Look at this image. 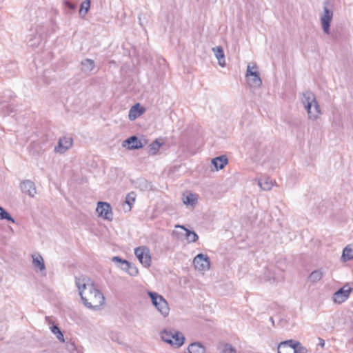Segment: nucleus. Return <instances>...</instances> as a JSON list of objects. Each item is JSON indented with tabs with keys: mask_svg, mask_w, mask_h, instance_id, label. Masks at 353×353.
<instances>
[{
	"mask_svg": "<svg viewBox=\"0 0 353 353\" xmlns=\"http://www.w3.org/2000/svg\"><path fill=\"white\" fill-rule=\"evenodd\" d=\"M75 283L83 303L86 307L97 310L104 304L103 294L88 277H76Z\"/></svg>",
	"mask_w": 353,
	"mask_h": 353,
	"instance_id": "obj_1",
	"label": "nucleus"
},
{
	"mask_svg": "<svg viewBox=\"0 0 353 353\" xmlns=\"http://www.w3.org/2000/svg\"><path fill=\"white\" fill-rule=\"evenodd\" d=\"M301 102L307 110L308 117L312 120L316 119L321 110L314 94L310 90L305 91L303 93Z\"/></svg>",
	"mask_w": 353,
	"mask_h": 353,
	"instance_id": "obj_2",
	"label": "nucleus"
},
{
	"mask_svg": "<svg viewBox=\"0 0 353 353\" xmlns=\"http://www.w3.org/2000/svg\"><path fill=\"white\" fill-rule=\"evenodd\" d=\"M148 295L150 298L152 305L163 315L166 317L169 314L170 307L167 301L163 296L155 292L148 291Z\"/></svg>",
	"mask_w": 353,
	"mask_h": 353,
	"instance_id": "obj_3",
	"label": "nucleus"
},
{
	"mask_svg": "<svg viewBox=\"0 0 353 353\" xmlns=\"http://www.w3.org/2000/svg\"><path fill=\"white\" fill-rule=\"evenodd\" d=\"M161 339L168 344L174 345L177 347L183 345L185 338L183 335L176 330H163L161 332Z\"/></svg>",
	"mask_w": 353,
	"mask_h": 353,
	"instance_id": "obj_4",
	"label": "nucleus"
},
{
	"mask_svg": "<svg viewBox=\"0 0 353 353\" xmlns=\"http://www.w3.org/2000/svg\"><path fill=\"white\" fill-rule=\"evenodd\" d=\"M256 69V65L254 63H249L247 67L245 77L248 85L254 88H259L262 85V80L258 70L253 71L252 69Z\"/></svg>",
	"mask_w": 353,
	"mask_h": 353,
	"instance_id": "obj_5",
	"label": "nucleus"
},
{
	"mask_svg": "<svg viewBox=\"0 0 353 353\" xmlns=\"http://www.w3.org/2000/svg\"><path fill=\"white\" fill-rule=\"evenodd\" d=\"M323 14L321 16V23L324 33L328 34L330 30V24L333 18V11L327 8L328 1L324 2Z\"/></svg>",
	"mask_w": 353,
	"mask_h": 353,
	"instance_id": "obj_6",
	"label": "nucleus"
},
{
	"mask_svg": "<svg viewBox=\"0 0 353 353\" xmlns=\"http://www.w3.org/2000/svg\"><path fill=\"white\" fill-rule=\"evenodd\" d=\"M134 254L139 262L145 267L151 265V256L150 250L146 246L138 247L134 250Z\"/></svg>",
	"mask_w": 353,
	"mask_h": 353,
	"instance_id": "obj_7",
	"label": "nucleus"
},
{
	"mask_svg": "<svg viewBox=\"0 0 353 353\" xmlns=\"http://www.w3.org/2000/svg\"><path fill=\"white\" fill-rule=\"evenodd\" d=\"M99 216L103 217L104 219L111 221L112 220L113 213L110 203L107 202L99 201L96 209Z\"/></svg>",
	"mask_w": 353,
	"mask_h": 353,
	"instance_id": "obj_8",
	"label": "nucleus"
},
{
	"mask_svg": "<svg viewBox=\"0 0 353 353\" xmlns=\"http://www.w3.org/2000/svg\"><path fill=\"white\" fill-rule=\"evenodd\" d=\"M352 288L347 284L343 285L342 288L335 292L332 296V300L334 303H342L345 301L352 292Z\"/></svg>",
	"mask_w": 353,
	"mask_h": 353,
	"instance_id": "obj_9",
	"label": "nucleus"
},
{
	"mask_svg": "<svg viewBox=\"0 0 353 353\" xmlns=\"http://www.w3.org/2000/svg\"><path fill=\"white\" fill-rule=\"evenodd\" d=\"M73 144L71 137L63 136L59 139L57 145L54 148V152L59 154L65 153Z\"/></svg>",
	"mask_w": 353,
	"mask_h": 353,
	"instance_id": "obj_10",
	"label": "nucleus"
},
{
	"mask_svg": "<svg viewBox=\"0 0 353 353\" xmlns=\"http://www.w3.org/2000/svg\"><path fill=\"white\" fill-rule=\"evenodd\" d=\"M194 265L199 270H208L210 267L209 257L203 254H198L194 259Z\"/></svg>",
	"mask_w": 353,
	"mask_h": 353,
	"instance_id": "obj_11",
	"label": "nucleus"
},
{
	"mask_svg": "<svg viewBox=\"0 0 353 353\" xmlns=\"http://www.w3.org/2000/svg\"><path fill=\"white\" fill-rule=\"evenodd\" d=\"M20 188L23 193L28 194L30 197H34L37 194L35 184L31 180H24L20 184Z\"/></svg>",
	"mask_w": 353,
	"mask_h": 353,
	"instance_id": "obj_12",
	"label": "nucleus"
},
{
	"mask_svg": "<svg viewBox=\"0 0 353 353\" xmlns=\"http://www.w3.org/2000/svg\"><path fill=\"white\" fill-rule=\"evenodd\" d=\"M123 146L129 150H136L143 148L141 141L136 136H132L123 142Z\"/></svg>",
	"mask_w": 353,
	"mask_h": 353,
	"instance_id": "obj_13",
	"label": "nucleus"
},
{
	"mask_svg": "<svg viewBox=\"0 0 353 353\" xmlns=\"http://www.w3.org/2000/svg\"><path fill=\"white\" fill-rule=\"evenodd\" d=\"M145 111V109L142 107L140 103H136L132 106L129 111L128 117L130 121H134Z\"/></svg>",
	"mask_w": 353,
	"mask_h": 353,
	"instance_id": "obj_14",
	"label": "nucleus"
},
{
	"mask_svg": "<svg viewBox=\"0 0 353 353\" xmlns=\"http://www.w3.org/2000/svg\"><path fill=\"white\" fill-rule=\"evenodd\" d=\"M176 228L184 230V237L189 243L196 242L199 239L197 234L194 231L186 228L184 225H176Z\"/></svg>",
	"mask_w": 353,
	"mask_h": 353,
	"instance_id": "obj_15",
	"label": "nucleus"
},
{
	"mask_svg": "<svg viewBox=\"0 0 353 353\" xmlns=\"http://www.w3.org/2000/svg\"><path fill=\"white\" fill-rule=\"evenodd\" d=\"M212 164L216 170H222L228 163V159L226 155H221L212 159Z\"/></svg>",
	"mask_w": 353,
	"mask_h": 353,
	"instance_id": "obj_16",
	"label": "nucleus"
},
{
	"mask_svg": "<svg viewBox=\"0 0 353 353\" xmlns=\"http://www.w3.org/2000/svg\"><path fill=\"white\" fill-rule=\"evenodd\" d=\"M293 343L294 340L292 339L280 343L277 348L278 353H293L292 347Z\"/></svg>",
	"mask_w": 353,
	"mask_h": 353,
	"instance_id": "obj_17",
	"label": "nucleus"
},
{
	"mask_svg": "<svg viewBox=\"0 0 353 353\" xmlns=\"http://www.w3.org/2000/svg\"><path fill=\"white\" fill-rule=\"evenodd\" d=\"M254 149L256 152L255 158L257 160L261 159L267 152V146L264 143H255L254 145Z\"/></svg>",
	"mask_w": 353,
	"mask_h": 353,
	"instance_id": "obj_18",
	"label": "nucleus"
},
{
	"mask_svg": "<svg viewBox=\"0 0 353 353\" xmlns=\"http://www.w3.org/2000/svg\"><path fill=\"white\" fill-rule=\"evenodd\" d=\"M212 50L214 52V54L218 59L219 64L221 67H224L225 65V54L223 50L222 47L221 46H216L215 48H212Z\"/></svg>",
	"mask_w": 353,
	"mask_h": 353,
	"instance_id": "obj_19",
	"label": "nucleus"
},
{
	"mask_svg": "<svg viewBox=\"0 0 353 353\" xmlns=\"http://www.w3.org/2000/svg\"><path fill=\"white\" fill-rule=\"evenodd\" d=\"M189 353H205V347L200 342H194L188 347Z\"/></svg>",
	"mask_w": 353,
	"mask_h": 353,
	"instance_id": "obj_20",
	"label": "nucleus"
},
{
	"mask_svg": "<svg viewBox=\"0 0 353 353\" xmlns=\"http://www.w3.org/2000/svg\"><path fill=\"white\" fill-rule=\"evenodd\" d=\"M95 68L94 60L85 59L81 61V71L85 73L90 72Z\"/></svg>",
	"mask_w": 353,
	"mask_h": 353,
	"instance_id": "obj_21",
	"label": "nucleus"
},
{
	"mask_svg": "<svg viewBox=\"0 0 353 353\" xmlns=\"http://www.w3.org/2000/svg\"><path fill=\"white\" fill-rule=\"evenodd\" d=\"M323 274L324 272L322 269L314 270L309 275L308 280L311 283H315L322 279Z\"/></svg>",
	"mask_w": 353,
	"mask_h": 353,
	"instance_id": "obj_22",
	"label": "nucleus"
},
{
	"mask_svg": "<svg viewBox=\"0 0 353 353\" xmlns=\"http://www.w3.org/2000/svg\"><path fill=\"white\" fill-rule=\"evenodd\" d=\"M259 185L263 190H270L272 187V182L268 177H262L259 180Z\"/></svg>",
	"mask_w": 353,
	"mask_h": 353,
	"instance_id": "obj_23",
	"label": "nucleus"
},
{
	"mask_svg": "<svg viewBox=\"0 0 353 353\" xmlns=\"http://www.w3.org/2000/svg\"><path fill=\"white\" fill-rule=\"evenodd\" d=\"M341 259L345 262L353 259V248L350 245L343 249Z\"/></svg>",
	"mask_w": 353,
	"mask_h": 353,
	"instance_id": "obj_24",
	"label": "nucleus"
},
{
	"mask_svg": "<svg viewBox=\"0 0 353 353\" xmlns=\"http://www.w3.org/2000/svg\"><path fill=\"white\" fill-rule=\"evenodd\" d=\"M32 263L35 267H37L41 271L46 269L43 259L41 255L32 256Z\"/></svg>",
	"mask_w": 353,
	"mask_h": 353,
	"instance_id": "obj_25",
	"label": "nucleus"
},
{
	"mask_svg": "<svg viewBox=\"0 0 353 353\" xmlns=\"http://www.w3.org/2000/svg\"><path fill=\"white\" fill-rule=\"evenodd\" d=\"M112 261L113 262L117 263L118 266L121 268L123 270L127 268V267L129 268L130 262H128L127 260L121 259L119 256H113Z\"/></svg>",
	"mask_w": 353,
	"mask_h": 353,
	"instance_id": "obj_26",
	"label": "nucleus"
},
{
	"mask_svg": "<svg viewBox=\"0 0 353 353\" xmlns=\"http://www.w3.org/2000/svg\"><path fill=\"white\" fill-rule=\"evenodd\" d=\"M292 347L293 350V353H307V348L303 346L299 341L294 340Z\"/></svg>",
	"mask_w": 353,
	"mask_h": 353,
	"instance_id": "obj_27",
	"label": "nucleus"
},
{
	"mask_svg": "<svg viewBox=\"0 0 353 353\" xmlns=\"http://www.w3.org/2000/svg\"><path fill=\"white\" fill-rule=\"evenodd\" d=\"M50 330L52 331V332L56 335L57 339L60 341V342H65V339H64V336H63V332L61 331L60 328L59 327L58 325H53L51 327H50Z\"/></svg>",
	"mask_w": 353,
	"mask_h": 353,
	"instance_id": "obj_28",
	"label": "nucleus"
},
{
	"mask_svg": "<svg viewBox=\"0 0 353 353\" xmlns=\"http://www.w3.org/2000/svg\"><path fill=\"white\" fill-rule=\"evenodd\" d=\"M137 187L141 190H147L150 188V183L145 179H139L137 181Z\"/></svg>",
	"mask_w": 353,
	"mask_h": 353,
	"instance_id": "obj_29",
	"label": "nucleus"
},
{
	"mask_svg": "<svg viewBox=\"0 0 353 353\" xmlns=\"http://www.w3.org/2000/svg\"><path fill=\"white\" fill-rule=\"evenodd\" d=\"M136 194L134 192H131L126 195L125 203L128 205V210L132 208V205L135 201Z\"/></svg>",
	"mask_w": 353,
	"mask_h": 353,
	"instance_id": "obj_30",
	"label": "nucleus"
},
{
	"mask_svg": "<svg viewBox=\"0 0 353 353\" xmlns=\"http://www.w3.org/2000/svg\"><path fill=\"white\" fill-rule=\"evenodd\" d=\"M0 219L1 220H8L12 223H14V219L11 216V215L2 207L0 206Z\"/></svg>",
	"mask_w": 353,
	"mask_h": 353,
	"instance_id": "obj_31",
	"label": "nucleus"
},
{
	"mask_svg": "<svg viewBox=\"0 0 353 353\" xmlns=\"http://www.w3.org/2000/svg\"><path fill=\"white\" fill-rule=\"evenodd\" d=\"M90 7V1L86 0L81 4V8L79 10L80 15H85L88 12Z\"/></svg>",
	"mask_w": 353,
	"mask_h": 353,
	"instance_id": "obj_32",
	"label": "nucleus"
},
{
	"mask_svg": "<svg viewBox=\"0 0 353 353\" xmlns=\"http://www.w3.org/2000/svg\"><path fill=\"white\" fill-rule=\"evenodd\" d=\"M161 145V143H160L157 141V139H156L154 141H153L152 143L149 145L150 151L152 154H156L157 152L159 150Z\"/></svg>",
	"mask_w": 353,
	"mask_h": 353,
	"instance_id": "obj_33",
	"label": "nucleus"
},
{
	"mask_svg": "<svg viewBox=\"0 0 353 353\" xmlns=\"http://www.w3.org/2000/svg\"><path fill=\"white\" fill-rule=\"evenodd\" d=\"M124 271L127 272L130 276H137L139 273L138 268L134 265L130 263L129 268L127 267V268H125Z\"/></svg>",
	"mask_w": 353,
	"mask_h": 353,
	"instance_id": "obj_34",
	"label": "nucleus"
},
{
	"mask_svg": "<svg viewBox=\"0 0 353 353\" xmlns=\"http://www.w3.org/2000/svg\"><path fill=\"white\" fill-rule=\"evenodd\" d=\"M41 41L40 36H34V38H31L29 39L28 43L30 46L32 47H37Z\"/></svg>",
	"mask_w": 353,
	"mask_h": 353,
	"instance_id": "obj_35",
	"label": "nucleus"
},
{
	"mask_svg": "<svg viewBox=\"0 0 353 353\" xmlns=\"http://www.w3.org/2000/svg\"><path fill=\"white\" fill-rule=\"evenodd\" d=\"M221 353H236V350L231 344L225 343L223 347Z\"/></svg>",
	"mask_w": 353,
	"mask_h": 353,
	"instance_id": "obj_36",
	"label": "nucleus"
},
{
	"mask_svg": "<svg viewBox=\"0 0 353 353\" xmlns=\"http://www.w3.org/2000/svg\"><path fill=\"white\" fill-rule=\"evenodd\" d=\"M195 201L196 199L192 194H190L189 195L186 196L183 199V203L186 205H193L194 204Z\"/></svg>",
	"mask_w": 353,
	"mask_h": 353,
	"instance_id": "obj_37",
	"label": "nucleus"
},
{
	"mask_svg": "<svg viewBox=\"0 0 353 353\" xmlns=\"http://www.w3.org/2000/svg\"><path fill=\"white\" fill-rule=\"evenodd\" d=\"M66 350L70 353H75V352L77 351L76 346H75L74 343L72 341L66 343Z\"/></svg>",
	"mask_w": 353,
	"mask_h": 353,
	"instance_id": "obj_38",
	"label": "nucleus"
},
{
	"mask_svg": "<svg viewBox=\"0 0 353 353\" xmlns=\"http://www.w3.org/2000/svg\"><path fill=\"white\" fill-rule=\"evenodd\" d=\"M184 230L183 229L175 230L172 232V235L176 236L177 239H180L184 236Z\"/></svg>",
	"mask_w": 353,
	"mask_h": 353,
	"instance_id": "obj_39",
	"label": "nucleus"
},
{
	"mask_svg": "<svg viewBox=\"0 0 353 353\" xmlns=\"http://www.w3.org/2000/svg\"><path fill=\"white\" fill-rule=\"evenodd\" d=\"M63 3H64L65 6L70 10H74L76 8L75 4L71 3L68 0H64Z\"/></svg>",
	"mask_w": 353,
	"mask_h": 353,
	"instance_id": "obj_40",
	"label": "nucleus"
},
{
	"mask_svg": "<svg viewBox=\"0 0 353 353\" xmlns=\"http://www.w3.org/2000/svg\"><path fill=\"white\" fill-rule=\"evenodd\" d=\"M270 320L271 321V322H272V324L274 325V321L273 318H272V317H270Z\"/></svg>",
	"mask_w": 353,
	"mask_h": 353,
	"instance_id": "obj_41",
	"label": "nucleus"
},
{
	"mask_svg": "<svg viewBox=\"0 0 353 353\" xmlns=\"http://www.w3.org/2000/svg\"><path fill=\"white\" fill-rule=\"evenodd\" d=\"M321 345L322 346H323V345H324V341H322V342H321Z\"/></svg>",
	"mask_w": 353,
	"mask_h": 353,
	"instance_id": "obj_42",
	"label": "nucleus"
},
{
	"mask_svg": "<svg viewBox=\"0 0 353 353\" xmlns=\"http://www.w3.org/2000/svg\"><path fill=\"white\" fill-rule=\"evenodd\" d=\"M139 21H141V17H139ZM140 24L142 26L141 22H140Z\"/></svg>",
	"mask_w": 353,
	"mask_h": 353,
	"instance_id": "obj_43",
	"label": "nucleus"
}]
</instances>
